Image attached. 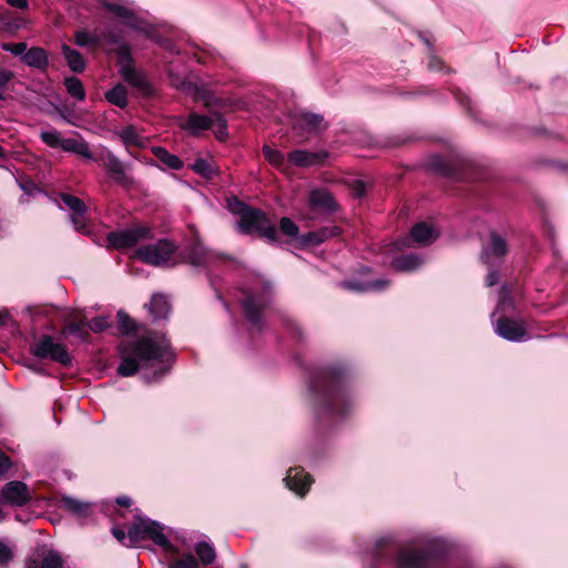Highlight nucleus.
Returning a JSON list of instances; mask_svg holds the SVG:
<instances>
[{
    "instance_id": "23",
    "label": "nucleus",
    "mask_w": 568,
    "mask_h": 568,
    "mask_svg": "<svg viewBox=\"0 0 568 568\" xmlns=\"http://www.w3.org/2000/svg\"><path fill=\"white\" fill-rule=\"evenodd\" d=\"M146 308L155 320L165 318L170 312V304L163 294H154Z\"/></svg>"
},
{
    "instance_id": "42",
    "label": "nucleus",
    "mask_w": 568,
    "mask_h": 568,
    "mask_svg": "<svg viewBox=\"0 0 568 568\" xmlns=\"http://www.w3.org/2000/svg\"><path fill=\"white\" fill-rule=\"evenodd\" d=\"M119 328L122 334H129L135 332V322L123 311H119L116 314Z\"/></svg>"
},
{
    "instance_id": "52",
    "label": "nucleus",
    "mask_w": 568,
    "mask_h": 568,
    "mask_svg": "<svg viewBox=\"0 0 568 568\" xmlns=\"http://www.w3.org/2000/svg\"><path fill=\"white\" fill-rule=\"evenodd\" d=\"M327 397L332 402L333 405L343 400L344 395L339 392V389L335 387H329L327 390Z\"/></svg>"
},
{
    "instance_id": "31",
    "label": "nucleus",
    "mask_w": 568,
    "mask_h": 568,
    "mask_svg": "<svg viewBox=\"0 0 568 568\" xmlns=\"http://www.w3.org/2000/svg\"><path fill=\"white\" fill-rule=\"evenodd\" d=\"M192 170L204 179H212L217 175L219 170L214 162L207 159H196L192 164Z\"/></svg>"
},
{
    "instance_id": "34",
    "label": "nucleus",
    "mask_w": 568,
    "mask_h": 568,
    "mask_svg": "<svg viewBox=\"0 0 568 568\" xmlns=\"http://www.w3.org/2000/svg\"><path fill=\"white\" fill-rule=\"evenodd\" d=\"M423 261L417 255H403L393 261V265L397 271L412 272L417 270Z\"/></svg>"
},
{
    "instance_id": "13",
    "label": "nucleus",
    "mask_w": 568,
    "mask_h": 568,
    "mask_svg": "<svg viewBox=\"0 0 568 568\" xmlns=\"http://www.w3.org/2000/svg\"><path fill=\"white\" fill-rule=\"evenodd\" d=\"M102 41H105L108 44H122L120 41V37L113 31L102 32L101 34H92L87 31H77L74 34V42L77 45L82 48H95Z\"/></svg>"
},
{
    "instance_id": "58",
    "label": "nucleus",
    "mask_w": 568,
    "mask_h": 568,
    "mask_svg": "<svg viewBox=\"0 0 568 568\" xmlns=\"http://www.w3.org/2000/svg\"><path fill=\"white\" fill-rule=\"evenodd\" d=\"M22 190L28 192L29 194H33V192H38L39 190L33 186L32 184L28 185V184H23L21 185Z\"/></svg>"
},
{
    "instance_id": "41",
    "label": "nucleus",
    "mask_w": 568,
    "mask_h": 568,
    "mask_svg": "<svg viewBox=\"0 0 568 568\" xmlns=\"http://www.w3.org/2000/svg\"><path fill=\"white\" fill-rule=\"evenodd\" d=\"M262 151H263V154H264L265 159L272 165H274L276 168H282L283 166V164H284V155H283L282 152H280L276 149H272L268 145H264Z\"/></svg>"
},
{
    "instance_id": "20",
    "label": "nucleus",
    "mask_w": 568,
    "mask_h": 568,
    "mask_svg": "<svg viewBox=\"0 0 568 568\" xmlns=\"http://www.w3.org/2000/svg\"><path fill=\"white\" fill-rule=\"evenodd\" d=\"M60 507L64 508L69 513L73 514L79 518H85L91 513V504L82 501L71 496H63L59 500Z\"/></svg>"
},
{
    "instance_id": "57",
    "label": "nucleus",
    "mask_w": 568,
    "mask_h": 568,
    "mask_svg": "<svg viewBox=\"0 0 568 568\" xmlns=\"http://www.w3.org/2000/svg\"><path fill=\"white\" fill-rule=\"evenodd\" d=\"M354 194L356 197H362L365 194V187L363 183L358 182L354 190Z\"/></svg>"
},
{
    "instance_id": "53",
    "label": "nucleus",
    "mask_w": 568,
    "mask_h": 568,
    "mask_svg": "<svg viewBox=\"0 0 568 568\" xmlns=\"http://www.w3.org/2000/svg\"><path fill=\"white\" fill-rule=\"evenodd\" d=\"M11 468L10 458L0 452V476L6 474Z\"/></svg>"
},
{
    "instance_id": "54",
    "label": "nucleus",
    "mask_w": 568,
    "mask_h": 568,
    "mask_svg": "<svg viewBox=\"0 0 568 568\" xmlns=\"http://www.w3.org/2000/svg\"><path fill=\"white\" fill-rule=\"evenodd\" d=\"M498 282V273L495 270H491L486 277L487 286H493Z\"/></svg>"
},
{
    "instance_id": "50",
    "label": "nucleus",
    "mask_w": 568,
    "mask_h": 568,
    "mask_svg": "<svg viewBox=\"0 0 568 568\" xmlns=\"http://www.w3.org/2000/svg\"><path fill=\"white\" fill-rule=\"evenodd\" d=\"M229 207L231 210L232 213L234 214H237V215H242L245 211H247L250 209V206H247L245 203L239 201L237 199H234L233 201H231L229 203Z\"/></svg>"
},
{
    "instance_id": "2",
    "label": "nucleus",
    "mask_w": 568,
    "mask_h": 568,
    "mask_svg": "<svg viewBox=\"0 0 568 568\" xmlns=\"http://www.w3.org/2000/svg\"><path fill=\"white\" fill-rule=\"evenodd\" d=\"M112 535L126 547H136L142 540L150 538L164 550L172 548L169 538L163 532V526L148 518H139L130 527L128 535L120 528H112Z\"/></svg>"
},
{
    "instance_id": "47",
    "label": "nucleus",
    "mask_w": 568,
    "mask_h": 568,
    "mask_svg": "<svg viewBox=\"0 0 568 568\" xmlns=\"http://www.w3.org/2000/svg\"><path fill=\"white\" fill-rule=\"evenodd\" d=\"M3 50L8 51L14 55H23L27 50V43L18 42V43H7L3 45Z\"/></svg>"
},
{
    "instance_id": "21",
    "label": "nucleus",
    "mask_w": 568,
    "mask_h": 568,
    "mask_svg": "<svg viewBox=\"0 0 568 568\" xmlns=\"http://www.w3.org/2000/svg\"><path fill=\"white\" fill-rule=\"evenodd\" d=\"M22 61L31 68H36L39 70H45L49 60L48 54L44 49L40 47H32L30 48L23 55Z\"/></svg>"
},
{
    "instance_id": "59",
    "label": "nucleus",
    "mask_w": 568,
    "mask_h": 568,
    "mask_svg": "<svg viewBox=\"0 0 568 568\" xmlns=\"http://www.w3.org/2000/svg\"><path fill=\"white\" fill-rule=\"evenodd\" d=\"M59 114H60V116H61L65 122H68V123H70V124H74V123H73V121L69 118V115H68L64 111L59 110Z\"/></svg>"
},
{
    "instance_id": "46",
    "label": "nucleus",
    "mask_w": 568,
    "mask_h": 568,
    "mask_svg": "<svg viewBox=\"0 0 568 568\" xmlns=\"http://www.w3.org/2000/svg\"><path fill=\"white\" fill-rule=\"evenodd\" d=\"M13 78V73L11 71L0 69V101L4 100V92L8 83Z\"/></svg>"
},
{
    "instance_id": "10",
    "label": "nucleus",
    "mask_w": 568,
    "mask_h": 568,
    "mask_svg": "<svg viewBox=\"0 0 568 568\" xmlns=\"http://www.w3.org/2000/svg\"><path fill=\"white\" fill-rule=\"evenodd\" d=\"M32 498L27 484L20 480H12L3 485L0 490V503L12 507H22Z\"/></svg>"
},
{
    "instance_id": "8",
    "label": "nucleus",
    "mask_w": 568,
    "mask_h": 568,
    "mask_svg": "<svg viewBox=\"0 0 568 568\" xmlns=\"http://www.w3.org/2000/svg\"><path fill=\"white\" fill-rule=\"evenodd\" d=\"M439 556L430 551L402 550L397 556V568H438Z\"/></svg>"
},
{
    "instance_id": "38",
    "label": "nucleus",
    "mask_w": 568,
    "mask_h": 568,
    "mask_svg": "<svg viewBox=\"0 0 568 568\" xmlns=\"http://www.w3.org/2000/svg\"><path fill=\"white\" fill-rule=\"evenodd\" d=\"M85 326L87 324L83 322L70 323L65 325L63 334L74 336L79 341L85 342L89 337V332L87 331Z\"/></svg>"
},
{
    "instance_id": "9",
    "label": "nucleus",
    "mask_w": 568,
    "mask_h": 568,
    "mask_svg": "<svg viewBox=\"0 0 568 568\" xmlns=\"http://www.w3.org/2000/svg\"><path fill=\"white\" fill-rule=\"evenodd\" d=\"M151 230L146 226L125 229L119 232H110L106 235L109 246L114 248L131 247L142 240L150 239Z\"/></svg>"
},
{
    "instance_id": "43",
    "label": "nucleus",
    "mask_w": 568,
    "mask_h": 568,
    "mask_svg": "<svg viewBox=\"0 0 568 568\" xmlns=\"http://www.w3.org/2000/svg\"><path fill=\"white\" fill-rule=\"evenodd\" d=\"M199 561L197 559L191 555H184L181 559L170 564L169 568H197Z\"/></svg>"
},
{
    "instance_id": "4",
    "label": "nucleus",
    "mask_w": 568,
    "mask_h": 568,
    "mask_svg": "<svg viewBox=\"0 0 568 568\" xmlns=\"http://www.w3.org/2000/svg\"><path fill=\"white\" fill-rule=\"evenodd\" d=\"M237 227L244 234L258 232L268 241H276L277 231L274 225L270 224L266 215L261 210L250 207L245 211L240 216Z\"/></svg>"
},
{
    "instance_id": "15",
    "label": "nucleus",
    "mask_w": 568,
    "mask_h": 568,
    "mask_svg": "<svg viewBox=\"0 0 568 568\" xmlns=\"http://www.w3.org/2000/svg\"><path fill=\"white\" fill-rule=\"evenodd\" d=\"M508 251L506 240L497 232L489 233V243L483 247L480 258L484 263L488 264L493 258L503 257Z\"/></svg>"
},
{
    "instance_id": "39",
    "label": "nucleus",
    "mask_w": 568,
    "mask_h": 568,
    "mask_svg": "<svg viewBox=\"0 0 568 568\" xmlns=\"http://www.w3.org/2000/svg\"><path fill=\"white\" fill-rule=\"evenodd\" d=\"M40 138L43 143H45L50 148H61L63 146V139L59 131L50 130V131H41Z\"/></svg>"
},
{
    "instance_id": "63",
    "label": "nucleus",
    "mask_w": 568,
    "mask_h": 568,
    "mask_svg": "<svg viewBox=\"0 0 568 568\" xmlns=\"http://www.w3.org/2000/svg\"><path fill=\"white\" fill-rule=\"evenodd\" d=\"M6 158V152L0 146V159H4Z\"/></svg>"
},
{
    "instance_id": "55",
    "label": "nucleus",
    "mask_w": 568,
    "mask_h": 568,
    "mask_svg": "<svg viewBox=\"0 0 568 568\" xmlns=\"http://www.w3.org/2000/svg\"><path fill=\"white\" fill-rule=\"evenodd\" d=\"M7 2L14 8L26 9L28 7L27 0H7Z\"/></svg>"
},
{
    "instance_id": "18",
    "label": "nucleus",
    "mask_w": 568,
    "mask_h": 568,
    "mask_svg": "<svg viewBox=\"0 0 568 568\" xmlns=\"http://www.w3.org/2000/svg\"><path fill=\"white\" fill-rule=\"evenodd\" d=\"M438 236V232L434 226L426 222L414 225L410 230V237L418 244L427 245L433 243Z\"/></svg>"
},
{
    "instance_id": "44",
    "label": "nucleus",
    "mask_w": 568,
    "mask_h": 568,
    "mask_svg": "<svg viewBox=\"0 0 568 568\" xmlns=\"http://www.w3.org/2000/svg\"><path fill=\"white\" fill-rule=\"evenodd\" d=\"M280 229L284 234L291 237H296L298 234V226L288 217L281 219Z\"/></svg>"
},
{
    "instance_id": "29",
    "label": "nucleus",
    "mask_w": 568,
    "mask_h": 568,
    "mask_svg": "<svg viewBox=\"0 0 568 568\" xmlns=\"http://www.w3.org/2000/svg\"><path fill=\"white\" fill-rule=\"evenodd\" d=\"M320 155L304 150H296L288 154V161L297 166H310L317 163Z\"/></svg>"
},
{
    "instance_id": "33",
    "label": "nucleus",
    "mask_w": 568,
    "mask_h": 568,
    "mask_svg": "<svg viewBox=\"0 0 568 568\" xmlns=\"http://www.w3.org/2000/svg\"><path fill=\"white\" fill-rule=\"evenodd\" d=\"M194 550L199 558V564H202L204 566L211 565L214 562L216 558V552L214 547L206 542V541H200L195 545Z\"/></svg>"
},
{
    "instance_id": "28",
    "label": "nucleus",
    "mask_w": 568,
    "mask_h": 568,
    "mask_svg": "<svg viewBox=\"0 0 568 568\" xmlns=\"http://www.w3.org/2000/svg\"><path fill=\"white\" fill-rule=\"evenodd\" d=\"M63 57L73 72H82L85 69V62L83 57L77 50L70 48L67 44L62 45Z\"/></svg>"
},
{
    "instance_id": "51",
    "label": "nucleus",
    "mask_w": 568,
    "mask_h": 568,
    "mask_svg": "<svg viewBox=\"0 0 568 568\" xmlns=\"http://www.w3.org/2000/svg\"><path fill=\"white\" fill-rule=\"evenodd\" d=\"M318 234V237L322 239V243L326 241L327 239L332 236H336L339 234V229L337 226L332 227H323L318 231H316Z\"/></svg>"
},
{
    "instance_id": "5",
    "label": "nucleus",
    "mask_w": 568,
    "mask_h": 568,
    "mask_svg": "<svg viewBox=\"0 0 568 568\" xmlns=\"http://www.w3.org/2000/svg\"><path fill=\"white\" fill-rule=\"evenodd\" d=\"M290 121L294 133L301 140H307L310 135L317 134L327 128V122L323 115L307 111L291 113Z\"/></svg>"
},
{
    "instance_id": "14",
    "label": "nucleus",
    "mask_w": 568,
    "mask_h": 568,
    "mask_svg": "<svg viewBox=\"0 0 568 568\" xmlns=\"http://www.w3.org/2000/svg\"><path fill=\"white\" fill-rule=\"evenodd\" d=\"M102 161L105 170L115 182L124 186H130L134 183L133 179L126 174L125 166L122 161L112 152L108 151L102 156Z\"/></svg>"
},
{
    "instance_id": "1",
    "label": "nucleus",
    "mask_w": 568,
    "mask_h": 568,
    "mask_svg": "<svg viewBox=\"0 0 568 568\" xmlns=\"http://www.w3.org/2000/svg\"><path fill=\"white\" fill-rule=\"evenodd\" d=\"M118 349L122 359L118 366V374L121 376H132L140 367L156 366L152 377L145 375L148 382L155 381L166 372L163 363L171 356L168 339L154 332H148L135 339L122 342Z\"/></svg>"
},
{
    "instance_id": "36",
    "label": "nucleus",
    "mask_w": 568,
    "mask_h": 568,
    "mask_svg": "<svg viewBox=\"0 0 568 568\" xmlns=\"http://www.w3.org/2000/svg\"><path fill=\"white\" fill-rule=\"evenodd\" d=\"M261 308L262 306L257 305L252 296H247L243 302L244 315L253 325L260 324Z\"/></svg>"
},
{
    "instance_id": "22",
    "label": "nucleus",
    "mask_w": 568,
    "mask_h": 568,
    "mask_svg": "<svg viewBox=\"0 0 568 568\" xmlns=\"http://www.w3.org/2000/svg\"><path fill=\"white\" fill-rule=\"evenodd\" d=\"M123 144L126 149L131 146L145 148L146 139L132 125L125 126L118 132Z\"/></svg>"
},
{
    "instance_id": "40",
    "label": "nucleus",
    "mask_w": 568,
    "mask_h": 568,
    "mask_svg": "<svg viewBox=\"0 0 568 568\" xmlns=\"http://www.w3.org/2000/svg\"><path fill=\"white\" fill-rule=\"evenodd\" d=\"M513 307L514 303L509 290L505 286L500 287L496 312L506 313L508 310Z\"/></svg>"
},
{
    "instance_id": "27",
    "label": "nucleus",
    "mask_w": 568,
    "mask_h": 568,
    "mask_svg": "<svg viewBox=\"0 0 568 568\" xmlns=\"http://www.w3.org/2000/svg\"><path fill=\"white\" fill-rule=\"evenodd\" d=\"M152 152L158 160L169 169L181 170L183 168L182 160L175 154L170 153L166 149L162 146H153Z\"/></svg>"
},
{
    "instance_id": "24",
    "label": "nucleus",
    "mask_w": 568,
    "mask_h": 568,
    "mask_svg": "<svg viewBox=\"0 0 568 568\" xmlns=\"http://www.w3.org/2000/svg\"><path fill=\"white\" fill-rule=\"evenodd\" d=\"M310 205L315 209L333 211L336 206L333 196L324 190H313L308 197Z\"/></svg>"
},
{
    "instance_id": "61",
    "label": "nucleus",
    "mask_w": 568,
    "mask_h": 568,
    "mask_svg": "<svg viewBox=\"0 0 568 568\" xmlns=\"http://www.w3.org/2000/svg\"><path fill=\"white\" fill-rule=\"evenodd\" d=\"M437 160H439V159H438V158H435V159H434V161H437ZM432 165H433L434 170H436V171H442V169H440L439 164H437L436 162H433V163H432Z\"/></svg>"
},
{
    "instance_id": "49",
    "label": "nucleus",
    "mask_w": 568,
    "mask_h": 568,
    "mask_svg": "<svg viewBox=\"0 0 568 568\" xmlns=\"http://www.w3.org/2000/svg\"><path fill=\"white\" fill-rule=\"evenodd\" d=\"M303 245H318L322 243V239L318 237L317 232H308L301 237Z\"/></svg>"
},
{
    "instance_id": "17",
    "label": "nucleus",
    "mask_w": 568,
    "mask_h": 568,
    "mask_svg": "<svg viewBox=\"0 0 568 568\" xmlns=\"http://www.w3.org/2000/svg\"><path fill=\"white\" fill-rule=\"evenodd\" d=\"M214 123L213 116L197 114L192 112L185 121L179 123L183 131H187L192 135H199L202 131L209 130Z\"/></svg>"
},
{
    "instance_id": "12",
    "label": "nucleus",
    "mask_w": 568,
    "mask_h": 568,
    "mask_svg": "<svg viewBox=\"0 0 568 568\" xmlns=\"http://www.w3.org/2000/svg\"><path fill=\"white\" fill-rule=\"evenodd\" d=\"M495 332L510 342H520L526 337V327L523 322L500 317L495 323Z\"/></svg>"
},
{
    "instance_id": "30",
    "label": "nucleus",
    "mask_w": 568,
    "mask_h": 568,
    "mask_svg": "<svg viewBox=\"0 0 568 568\" xmlns=\"http://www.w3.org/2000/svg\"><path fill=\"white\" fill-rule=\"evenodd\" d=\"M341 285H342V287H344L346 290L356 291V292H366V291H372V290L379 291V290H383L384 287H386L387 281L381 280V281H374V282H367V283H362V282H357V281H346V282H343Z\"/></svg>"
},
{
    "instance_id": "32",
    "label": "nucleus",
    "mask_w": 568,
    "mask_h": 568,
    "mask_svg": "<svg viewBox=\"0 0 568 568\" xmlns=\"http://www.w3.org/2000/svg\"><path fill=\"white\" fill-rule=\"evenodd\" d=\"M109 11H111L114 16L122 19L124 23L130 26L131 28L138 29L139 22L135 14L128 8L120 4H106Z\"/></svg>"
},
{
    "instance_id": "6",
    "label": "nucleus",
    "mask_w": 568,
    "mask_h": 568,
    "mask_svg": "<svg viewBox=\"0 0 568 568\" xmlns=\"http://www.w3.org/2000/svg\"><path fill=\"white\" fill-rule=\"evenodd\" d=\"M114 52L119 59L120 73L125 82L144 94L150 93V85L143 73L131 65L130 50L125 43L115 47Z\"/></svg>"
},
{
    "instance_id": "37",
    "label": "nucleus",
    "mask_w": 568,
    "mask_h": 568,
    "mask_svg": "<svg viewBox=\"0 0 568 568\" xmlns=\"http://www.w3.org/2000/svg\"><path fill=\"white\" fill-rule=\"evenodd\" d=\"M64 85H65L68 93L72 98L77 99L78 101H83L85 99V91H84L83 84L78 78H75V77L67 78L64 80Z\"/></svg>"
},
{
    "instance_id": "19",
    "label": "nucleus",
    "mask_w": 568,
    "mask_h": 568,
    "mask_svg": "<svg viewBox=\"0 0 568 568\" xmlns=\"http://www.w3.org/2000/svg\"><path fill=\"white\" fill-rule=\"evenodd\" d=\"M212 260V254L200 242H195L184 256V261L193 266H204Z\"/></svg>"
},
{
    "instance_id": "62",
    "label": "nucleus",
    "mask_w": 568,
    "mask_h": 568,
    "mask_svg": "<svg viewBox=\"0 0 568 568\" xmlns=\"http://www.w3.org/2000/svg\"><path fill=\"white\" fill-rule=\"evenodd\" d=\"M6 518L4 511L0 508V523L3 521Z\"/></svg>"
},
{
    "instance_id": "56",
    "label": "nucleus",
    "mask_w": 568,
    "mask_h": 568,
    "mask_svg": "<svg viewBox=\"0 0 568 568\" xmlns=\"http://www.w3.org/2000/svg\"><path fill=\"white\" fill-rule=\"evenodd\" d=\"M132 500L130 497L121 496L116 498V504L123 507H129L131 505Z\"/></svg>"
},
{
    "instance_id": "16",
    "label": "nucleus",
    "mask_w": 568,
    "mask_h": 568,
    "mask_svg": "<svg viewBox=\"0 0 568 568\" xmlns=\"http://www.w3.org/2000/svg\"><path fill=\"white\" fill-rule=\"evenodd\" d=\"M284 483L290 490L303 496L311 486L312 478L308 474H305L303 469L294 467L288 469Z\"/></svg>"
},
{
    "instance_id": "11",
    "label": "nucleus",
    "mask_w": 568,
    "mask_h": 568,
    "mask_svg": "<svg viewBox=\"0 0 568 568\" xmlns=\"http://www.w3.org/2000/svg\"><path fill=\"white\" fill-rule=\"evenodd\" d=\"M62 202L71 211L70 221L78 232L87 233V206L82 200L70 194L61 195Z\"/></svg>"
},
{
    "instance_id": "64",
    "label": "nucleus",
    "mask_w": 568,
    "mask_h": 568,
    "mask_svg": "<svg viewBox=\"0 0 568 568\" xmlns=\"http://www.w3.org/2000/svg\"><path fill=\"white\" fill-rule=\"evenodd\" d=\"M3 318H4V317L0 314V324H2V323H3Z\"/></svg>"
},
{
    "instance_id": "35",
    "label": "nucleus",
    "mask_w": 568,
    "mask_h": 568,
    "mask_svg": "<svg viewBox=\"0 0 568 568\" xmlns=\"http://www.w3.org/2000/svg\"><path fill=\"white\" fill-rule=\"evenodd\" d=\"M105 99L113 105L125 108L128 104V92L122 84H116L111 90L105 92Z\"/></svg>"
},
{
    "instance_id": "26",
    "label": "nucleus",
    "mask_w": 568,
    "mask_h": 568,
    "mask_svg": "<svg viewBox=\"0 0 568 568\" xmlns=\"http://www.w3.org/2000/svg\"><path fill=\"white\" fill-rule=\"evenodd\" d=\"M62 150L65 152L74 153L83 159L93 160L92 152L89 144L82 139H65L63 141Z\"/></svg>"
},
{
    "instance_id": "7",
    "label": "nucleus",
    "mask_w": 568,
    "mask_h": 568,
    "mask_svg": "<svg viewBox=\"0 0 568 568\" xmlns=\"http://www.w3.org/2000/svg\"><path fill=\"white\" fill-rule=\"evenodd\" d=\"M30 352L38 358H49L53 362L68 366L71 364V356L65 347L55 343L49 335L42 336L31 347Z\"/></svg>"
},
{
    "instance_id": "25",
    "label": "nucleus",
    "mask_w": 568,
    "mask_h": 568,
    "mask_svg": "<svg viewBox=\"0 0 568 568\" xmlns=\"http://www.w3.org/2000/svg\"><path fill=\"white\" fill-rule=\"evenodd\" d=\"M27 568H63L61 556L53 550L47 551L41 559H32L27 564Z\"/></svg>"
},
{
    "instance_id": "60",
    "label": "nucleus",
    "mask_w": 568,
    "mask_h": 568,
    "mask_svg": "<svg viewBox=\"0 0 568 568\" xmlns=\"http://www.w3.org/2000/svg\"><path fill=\"white\" fill-rule=\"evenodd\" d=\"M214 118L216 119L217 122H220V124L225 129V121L219 115V114H215Z\"/></svg>"
},
{
    "instance_id": "48",
    "label": "nucleus",
    "mask_w": 568,
    "mask_h": 568,
    "mask_svg": "<svg viewBox=\"0 0 568 568\" xmlns=\"http://www.w3.org/2000/svg\"><path fill=\"white\" fill-rule=\"evenodd\" d=\"M11 548L0 540V566L8 564L12 559Z\"/></svg>"
},
{
    "instance_id": "45",
    "label": "nucleus",
    "mask_w": 568,
    "mask_h": 568,
    "mask_svg": "<svg viewBox=\"0 0 568 568\" xmlns=\"http://www.w3.org/2000/svg\"><path fill=\"white\" fill-rule=\"evenodd\" d=\"M109 325L110 323L108 318L104 316L95 317L87 324V326H89V328L94 333L103 332L105 328L109 327Z\"/></svg>"
},
{
    "instance_id": "3",
    "label": "nucleus",
    "mask_w": 568,
    "mask_h": 568,
    "mask_svg": "<svg viewBox=\"0 0 568 568\" xmlns=\"http://www.w3.org/2000/svg\"><path fill=\"white\" fill-rule=\"evenodd\" d=\"M176 248L178 246L173 242L162 239L155 243L140 246L135 255L142 262L154 266L174 265L175 263L172 260Z\"/></svg>"
}]
</instances>
